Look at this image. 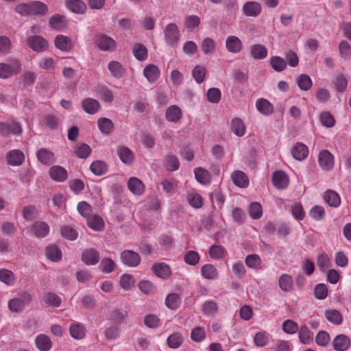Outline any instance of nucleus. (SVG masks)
I'll return each mask as SVG.
<instances>
[{
    "mask_svg": "<svg viewBox=\"0 0 351 351\" xmlns=\"http://www.w3.org/2000/svg\"><path fill=\"white\" fill-rule=\"evenodd\" d=\"M32 300V295L27 292L23 293L19 298H14L8 301V308L14 313H20Z\"/></svg>",
    "mask_w": 351,
    "mask_h": 351,
    "instance_id": "nucleus-1",
    "label": "nucleus"
},
{
    "mask_svg": "<svg viewBox=\"0 0 351 351\" xmlns=\"http://www.w3.org/2000/svg\"><path fill=\"white\" fill-rule=\"evenodd\" d=\"M94 43L97 47L101 51H113L117 48V42L110 36L99 34L95 36Z\"/></svg>",
    "mask_w": 351,
    "mask_h": 351,
    "instance_id": "nucleus-2",
    "label": "nucleus"
},
{
    "mask_svg": "<svg viewBox=\"0 0 351 351\" xmlns=\"http://www.w3.org/2000/svg\"><path fill=\"white\" fill-rule=\"evenodd\" d=\"M164 36L167 45L173 47L176 46L180 36L178 25L174 23L167 24L164 29Z\"/></svg>",
    "mask_w": 351,
    "mask_h": 351,
    "instance_id": "nucleus-3",
    "label": "nucleus"
},
{
    "mask_svg": "<svg viewBox=\"0 0 351 351\" xmlns=\"http://www.w3.org/2000/svg\"><path fill=\"white\" fill-rule=\"evenodd\" d=\"M21 69V64L18 60H13L9 63H0V78H9L18 74Z\"/></svg>",
    "mask_w": 351,
    "mask_h": 351,
    "instance_id": "nucleus-4",
    "label": "nucleus"
},
{
    "mask_svg": "<svg viewBox=\"0 0 351 351\" xmlns=\"http://www.w3.org/2000/svg\"><path fill=\"white\" fill-rule=\"evenodd\" d=\"M27 44L33 51L43 52L48 49L47 40L40 36H31L27 39Z\"/></svg>",
    "mask_w": 351,
    "mask_h": 351,
    "instance_id": "nucleus-5",
    "label": "nucleus"
},
{
    "mask_svg": "<svg viewBox=\"0 0 351 351\" xmlns=\"http://www.w3.org/2000/svg\"><path fill=\"white\" fill-rule=\"evenodd\" d=\"M55 47L63 52H69L74 47L72 39L62 34L57 35L54 39Z\"/></svg>",
    "mask_w": 351,
    "mask_h": 351,
    "instance_id": "nucleus-6",
    "label": "nucleus"
},
{
    "mask_svg": "<svg viewBox=\"0 0 351 351\" xmlns=\"http://www.w3.org/2000/svg\"><path fill=\"white\" fill-rule=\"evenodd\" d=\"M121 259L124 265L129 267H136L141 262L139 254L132 250H124L122 252Z\"/></svg>",
    "mask_w": 351,
    "mask_h": 351,
    "instance_id": "nucleus-7",
    "label": "nucleus"
},
{
    "mask_svg": "<svg viewBox=\"0 0 351 351\" xmlns=\"http://www.w3.org/2000/svg\"><path fill=\"white\" fill-rule=\"evenodd\" d=\"M99 258V252L94 248L86 249L82 253V261L86 265H95Z\"/></svg>",
    "mask_w": 351,
    "mask_h": 351,
    "instance_id": "nucleus-8",
    "label": "nucleus"
},
{
    "mask_svg": "<svg viewBox=\"0 0 351 351\" xmlns=\"http://www.w3.org/2000/svg\"><path fill=\"white\" fill-rule=\"evenodd\" d=\"M21 132V125L15 121L0 122V133L4 136L10 134H19Z\"/></svg>",
    "mask_w": 351,
    "mask_h": 351,
    "instance_id": "nucleus-9",
    "label": "nucleus"
},
{
    "mask_svg": "<svg viewBox=\"0 0 351 351\" xmlns=\"http://www.w3.org/2000/svg\"><path fill=\"white\" fill-rule=\"evenodd\" d=\"M262 10L261 5L256 1H247L245 2L242 8L243 13L250 17L258 16Z\"/></svg>",
    "mask_w": 351,
    "mask_h": 351,
    "instance_id": "nucleus-10",
    "label": "nucleus"
},
{
    "mask_svg": "<svg viewBox=\"0 0 351 351\" xmlns=\"http://www.w3.org/2000/svg\"><path fill=\"white\" fill-rule=\"evenodd\" d=\"M318 162L324 170H330L334 165L333 156L328 150L324 149L319 154Z\"/></svg>",
    "mask_w": 351,
    "mask_h": 351,
    "instance_id": "nucleus-11",
    "label": "nucleus"
},
{
    "mask_svg": "<svg viewBox=\"0 0 351 351\" xmlns=\"http://www.w3.org/2000/svg\"><path fill=\"white\" fill-rule=\"evenodd\" d=\"M36 158L43 165L49 166L56 162L54 154L47 148H40L36 152Z\"/></svg>",
    "mask_w": 351,
    "mask_h": 351,
    "instance_id": "nucleus-12",
    "label": "nucleus"
},
{
    "mask_svg": "<svg viewBox=\"0 0 351 351\" xmlns=\"http://www.w3.org/2000/svg\"><path fill=\"white\" fill-rule=\"evenodd\" d=\"M242 41L236 36H229L226 40V48L232 53H238L243 49Z\"/></svg>",
    "mask_w": 351,
    "mask_h": 351,
    "instance_id": "nucleus-13",
    "label": "nucleus"
},
{
    "mask_svg": "<svg viewBox=\"0 0 351 351\" xmlns=\"http://www.w3.org/2000/svg\"><path fill=\"white\" fill-rule=\"evenodd\" d=\"M49 176L53 180L62 182L66 180L68 173L66 169L63 167L54 165L49 169Z\"/></svg>",
    "mask_w": 351,
    "mask_h": 351,
    "instance_id": "nucleus-14",
    "label": "nucleus"
},
{
    "mask_svg": "<svg viewBox=\"0 0 351 351\" xmlns=\"http://www.w3.org/2000/svg\"><path fill=\"white\" fill-rule=\"evenodd\" d=\"M273 184L279 189L287 188L289 184V178L283 171H276L272 175Z\"/></svg>",
    "mask_w": 351,
    "mask_h": 351,
    "instance_id": "nucleus-15",
    "label": "nucleus"
},
{
    "mask_svg": "<svg viewBox=\"0 0 351 351\" xmlns=\"http://www.w3.org/2000/svg\"><path fill=\"white\" fill-rule=\"evenodd\" d=\"M153 272L162 279H167L171 274L170 267L165 263H156L152 267Z\"/></svg>",
    "mask_w": 351,
    "mask_h": 351,
    "instance_id": "nucleus-16",
    "label": "nucleus"
},
{
    "mask_svg": "<svg viewBox=\"0 0 351 351\" xmlns=\"http://www.w3.org/2000/svg\"><path fill=\"white\" fill-rule=\"evenodd\" d=\"M350 345V339L345 335H337L332 341L333 348L337 351H346Z\"/></svg>",
    "mask_w": 351,
    "mask_h": 351,
    "instance_id": "nucleus-17",
    "label": "nucleus"
},
{
    "mask_svg": "<svg viewBox=\"0 0 351 351\" xmlns=\"http://www.w3.org/2000/svg\"><path fill=\"white\" fill-rule=\"evenodd\" d=\"M25 160L24 154L19 149H13L7 155V161L10 165L19 166Z\"/></svg>",
    "mask_w": 351,
    "mask_h": 351,
    "instance_id": "nucleus-18",
    "label": "nucleus"
},
{
    "mask_svg": "<svg viewBox=\"0 0 351 351\" xmlns=\"http://www.w3.org/2000/svg\"><path fill=\"white\" fill-rule=\"evenodd\" d=\"M293 158L298 160H304L308 154V147L302 143H297L291 149Z\"/></svg>",
    "mask_w": 351,
    "mask_h": 351,
    "instance_id": "nucleus-19",
    "label": "nucleus"
},
{
    "mask_svg": "<svg viewBox=\"0 0 351 351\" xmlns=\"http://www.w3.org/2000/svg\"><path fill=\"white\" fill-rule=\"evenodd\" d=\"M128 186L130 191L134 195H140L145 190L144 184L137 178H130L128 181Z\"/></svg>",
    "mask_w": 351,
    "mask_h": 351,
    "instance_id": "nucleus-20",
    "label": "nucleus"
},
{
    "mask_svg": "<svg viewBox=\"0 0 351 351\" xmlns=\"http://www.w3.org/2000/svg\"><path fill=\"white\" fill-rule=\"evenodd\" d=\"M231 178L235 185L240 188H246L249 185V180L247 175L241 171H234Z\"/></svg>",
    "mask_w": 351,
    "mask_h": 351,
    "instance_id": "nucleus-21",
    "label": "nucleus"
},
{
    "mask_svg": "<svg viewBox=\"0 0 351 351\" xmlns=\"http://www.w3.org/2000/svg\"><path fill=\"white\" fill-rule=\"evenodd\" d=\"M82 106L88 114H94L99 110L100 104L96 99L86 98L82 101Z\"/></svg>",
    "mask_w": 351,
    "mask_h": 351,
    "instance_id": "nucleus-22",
    "label": "nucleus"
},
{
    "mask_svg": "<svg viewBox=\"0 0 351 351\" xmlns=\"http://www.w3.org/2000/svg\"><path fill=\"white\" fill-rule=\"evenodd\" d=\"M35 343L37 348L40 351H49L52 347L50 338L44 334H40L36 337Z\"/></svg>",
    "mask_w": 351,
    "mask_h": 351,
    "instance_id": "nucleus-23",
    "label": "nucleus"
},
{
    "mask_svg": "<svg viewBox=\"0 0 351 351\" xmlns=\"http://www.w3.org/2000/svg\"><path fill=\"white\" fill-rule=\"evenodd\" d=\"M143 75L150 83L155 82L160 76V70L154 64L146 66L143 70Z\"/></svg>",
    "mask_w": 351,
    "mask_h": 351,
    "instance_id": "nucleus-24",
    "label": "nucleus"
},
{
    "mask_svg": "<svg viewBox=\"0 0 351 351\" xmlns=\"http://www.w3.org/2000/svg\"><path fill=\"white\" fill-rule=\"evenodd\" d=\"M32 230L37 237H45L49 232V226L43 221H36L32 226Z\"/></svg>",
    "mask_w": 351,
    "mask_h": 351,
    "instance_id": "nucleus-25",
    "label": "nucleus"
},
{
    "mask_svg": "<svg viewBox=\"0 0 351 351\" xmlns=\"http://www.w3.org/2000/svg\"><path fill=\"white\" fill-rule=\"evenodd\" d=\"M256 107L258 111L264 115H269L274 111L273 105L268 100L263 98L256 100Z\"/></svg>",
    "mask_w": 351,
    "mask_h": 351,
    "instance_id": "nucleus-26",
    "label": "nucleus"
},
{
    "mask_svg": "<svg viewBox=\"0 0 351 351\" xmlns=\"http://www.w3.org/2000/svg\"><path fill=\"white\" fill-rule=\"evenodd\" d=\"M231 131L237 136L241 137L245 133V126L240 118H234L230 123Z\"/></svg>",
    "mask_w": 351,
    "mask_h": 351,
    "instance_id": "nucleus-27",
    "label": "nucleus"
},
{
    "mask_svg": "<svg viewBox=\"0 0 351 351\" xmlns=\"http://www.w3.org/2000/svg\"><path fill=\"white\" fill-rule=\"evenodd\" d=\"M194 174L198 182L204 185L210 183V175L206 169L202 167H197L194 169Z\"/></svg>",
    "mask_w": 351,
    "mask_h": 351,
    "instance_id": "nucleus-28",
    "label": "nucleus"
},
{
    "mask_svg": "<svg viewBox=\"0 0 351 351\" xmlns=\"http://www.w3.org/2000/svg\"><path fill=\"white\" fill-rule=\"evenodd\" d=\"M202 276L208 280H215L218 278L219 272L217 269L211 264H206L201 268Z\"/></svg>",
    "mask_w": 351,
    "mask_h": 351,
    "instance_id": "nucleus-29",
    "label": "nucleus"
},
{
    "mask_svg": "<svg viewBox=\"0 0 351 351\" xmlns=\"http://www.w3.org/2000/svg\"><path fill=\"white\" fill-rule=\"evenodd\" d=\"M250 54L256 60H262L267 57V48L260 44H255L250 47Z\"/></svg>",
    "mask_w": 351,
    "mask_h": 351,
    "instance_id": "nucleus-30",
    "label": "nucleus"
},
{
    "mask_svg": "<svg viewBox=\"0 0 351 351\" xmlns=\"http://www.w3.org/2000/svg\"><path fill=\"white\" fill-rule=\"evenodd\" d=\"M324 199L332 207H338L341 203V199L338 193L332 190H328L324 193Z\"/></svg>",
    "mask_w": 351,
    "mask_h": 351,
    "instance_id": "nucleus-31",
    "label": "nucleus"
},
{
    "mask_svg": "<svg viewBox=\"0 0 351 351\" xmlns=\"http://www.w3.org/2000/svg\"><path fill=\"white\" fill-rule=\"evenodd\" d=\"M66 5L69 10L77 14H83L86 10V4L80 0H68Z\"/></svg>",
    "mask_w": 351,
    "mask_h": 351,
    "instance_id": "nucleus-32",
    "label": "nucleus"
},
{
    "mask_svg": "<svg viewBox=\"0 0 351 351\" xmlns=\"http://www.w3.org/2000/svg\"><path fill=\"white\" fill-rule=\"evenodd\" d=\"M118 155L120 160L125 164L130 165L134 161L133 153L127 147L121 146L119 147Z\"/></svg>",
    "mask_w": 351,
    "mask_h": 351,
    "instance_id": "nucleus-33",
    "label": "nucleus"
},
{
    "mask_svg": "<svg viewBox=\"0 0 351 351\" xmlns=\"http://www.w3.org/2000/svg\"><path fill=\"white\" fill-rule=\"evenodd\" d=\"M0 281L7 286H13L16 282V276L14 274L8 269H0Z\"/></svg>",
    "mask_w": 351,
    "mask_h": 351,
    "instance_id": "nucleus-34",
    "label": "nucleus"
},
{
    "mask_svg": "<svg viewBox=\"0 0 351 351\" xmlns=\"http://www.w3.org/2000/svg\"><path fill=\"white\" fill-rule=\"evenodd\" d=\"M49 26L55 29L61 30L66 26V19L62 15L56 14L53 15L49 21Z\"/></svg>",
    "mask_w": 351,
    "mask_h": 351,
    "instance_id": "nucleus-35",
    "label": "nucleus"
},
{
    "mask_svg": "<svg viewBox=\"0 0 351 351\" xmlns=\"http://www.w3.org/2000/svg\"><path fill=\"white\" fill-rule=\"evenodd\" d=\"M182 117V111L180 108L173 105L169 107L166 110V118L168 121L171 122H176Z\"/></svg>",
    "mask_w": 351,
    "mask_h": 351,
    "instance_id": "nucleus-36",
    "label": "nucleus"
},
{
    "mask_svg": "<svg viewBox=\"0 0 351 351\" xmlns=\"http://www.w3.org/2000/svg\"><path fill=\"white\" fill-rule=\"evenodd\" d=\"M181 304V298L180 295L175 293H169L165 299V305L171 310L177 309Z\"/></svg>",
    "mask_w": 351,
    "mask_h": 351,
    "instance_id": "nucleus-37",
    "label": "nucleus"
},
{
    "mask_svg": "<svg viewBox=\"0 0 351 351\" xmlns=\"http://www.w3.org/2000/svg\"><path fill=\"white\" fill-rule=\"evenodd\" d=\"M30 3V15H44L48 11L46 4L40 1H33Z\"/></svg>",
    "mask_w": 351,
    "mask_h": 351,
    "instance_id": "nucleus-38",
    "label": "nucleus"
},
{
    "mask_svg": "<svg viewBox=\"0 0 351 351\" xmlns=\"http://www.w3.org/2000/svg\"><path fill=\"white\" fill-rule=\"evenodd\" d=\"M296 83L300 90L307 91L312 87L313 82L311 77L306 74H301L296 79Z\"/></svg>",
    "mask_w": 351,
    "mask_h": 351,
    "instance_id": "nucleus-39",
    "label": "nucleus"
},
{
    "mask_svg": "<svg viewBox=\"0 0 351 351\" xmlns=\"http://www.w3.org/2000/svg\"><path fill=\"white\" fill-rule=\"evenodd\" d=\"M69 331L71 337L76 339H82L85 336V328L80 323L72 324L69 327Z\"/></svg>",
    "mask_w": 351,
    "mask_h": 351,
    "instance_id": "nucleus-40",
    "label": "nucleus"
},
{
    "mask_svg": "<svg viewBox=\"0 0 351 351\" xmlns=\"http://www.w3.org/2000/svg\"><path fill=\"white\" fill-rule=\"evenodd\" d=\"M97 125L100 132L105 134H110L114 128L112 121L108 118L99 119Z\"/></svg>",
    "mask_w": 351,
    "mask_h": 351,
    "instance_id": "nucleus-41",
    "label": "nucleus"
},
{
    "mask_svg": "<svg viewBox=\"0 0 351 351\" xmlns=\"http://www.w3.org/2000/svg\"><path fill=\"white\" fill-rule=\"evenodd\" d=\"M87 225L90 228L95 231H101L104 227V222L101 217L94 215L88 218Z\"/></svg>",
    "mask_w": 351,
    "mask_h": 351,
    "instance_id": "nucleus-42",
    "label": "nucleus"
},
{
    "mask_svg": "<svg viewBox=\"0 0 351 351\" xmlns=\"http://www.w3.org/2000/svg\"><path fill=\"white\" fill-rule=\"evenodd\" d=\"M298 331V337L301 343L308 344L313 341V332L306 325L302 326Z\"/></svg>",
    "mask_w": 351,
    "mask_h": 351,
    "instance_id": "nucleus-43",
    "label": "nucleus"
},
{
    "mask_svg": "<svg viewBox=\"0 0 351 351\" xmlns=\"http://www.w3.org/2000/svg\"><path fill=\"white\" fill-rule=\"evenodd\" d=\"M182 335L178 332H173L169 335L167 339L168 346L173 349L178 348L182 345Z\"/></svg>",
    "mask_w": 351,
    "mask_h": 351,
    "instance_id": "nucleus-44",
    "label": "nucleus"
},
{
    "mask_svg": "<svg viewBox=\"0 0 351 351\" xmlns=\"http://www.w3.org/2000/svg\"><path fill=\"white\" fill-rule=\"evenodd\" d=\"M90 169L95 175L101 176L108 171V165L104 161L96 160L91 163Z\"/></svg>",
    "mask_w": 351,
    "mask_h": 351,
    "instance_id": "nucleus-45",
    "label": "nucleus"
},
{
    "mask_svg": "<svg viewBox=\"0 0 351 351\" xmlns=\"http://www.w3.org/2000/svg\"><path fill=\"white\" fill-rule=\"evenodd\" d=\"M189 204L194 208H200L203 206L204 199L202 197L195 192H191L187 195Z\"/></svg>",
    "mask_w": 351,
    "mask_h": 351,
    "instance_id": "nucleus-46",
    "label": "nucleus"
},
{
    "mask_svg": "<svg viewBox=\"0 0 351 351\" xmlns=\"http://www.w3.org/2000/svg\"><path fill=\"white\" fill-rule=\"evenodd\" d=\"M201 48L204 54H213L216 49L215 42L210 38H206L202 40Z\"/></svg>",
    "mask_w": 351,
    "mask_h": 351,
    "instance_id": "nucleus-47",
    "label": "nucleus"
},
{
    "mask_svg": "<svg viewBox=\"0 0 351 351\" xmlns=\"http://www.w3.org/2000/svg\"><path fill=\"white\" fill-rule=\"evenodd\" d=\"M226 251L221 245H213L210 247L209 255L213 259H222L225 257Z\"/></svg>",
    "mask_w": 351,
    "mask_h": 351,
    "instance_id": "nucleus-48",
    "label": "nucleus"
},
{
    "mask_svg": "<svg viewBox=\"0 0 351 351\" xmlns=\"http://www.w3.org/2000/svg\"><path fill=\"white\" fill-rule=\"evenodd\" d=\"M269 64L272 69L277 72L282 71L287 66V62L279 56H272L270 58Z\"/></svg>",
    "mask_w": 351,
    "mask_h": 351,
    "instance_id": "nucleus-49",
    "label": "nucleus"
},
{
    "mask_svg": "<svg viewBox=\"0 0 351 351\" xmlns=\"http://www.w3.org/2000/svg\"><path fill=\"white\" fill-rule=\"evenodd\" d=\"M108 69L111 74L117 78L121 77L125 73V70L121 63L117 61L110 62L108 64Z\"/></svg>",
    "mask_w": 351,
    "mask_h": 351,
    "instance_id": "nucleus-50",
    "label": "nucleus"
},
{
    "mask_svg": "<svg viewBox=\"0 0 351 351\" xmlns=\"http://www.w3.org/2000/svg\"><path fill=\"white\" fill-rule=\"evenodd\" d=\"M46 254L49 259L58 261L62 258V252L56 245H49L46 248Z\"/></svg>",
    "mask_w": 351,
    "mask_h": 351,
    "instance_id": "nucleus-51",
    "label": "nucleus"
},
{
    "mask_svg": "<svg viewBox=\"0 0 351 351\" xmlns=\"http://www.w3.org/2000/svg\"><path fill=\"white\" fill-rule=\"evenodd\" d=\"M91 153V148L85 143H81L75 147V154L80 158H86Z\"/></svg>",
    "mask_w": 351,
    "mask_h": 351,
    "instance_id": "nucleus-52",
    "label": "nucleus"
},
{
    "mask_svg": "<svg viewBox=\"0 0 351 351\" xmlns=\"http://www.w3.org/2000/svg\"><path fill=\"white\" fill-rule=\"evenodd\" d=\"M339 51L341 57L345 60L351 58V45L346 40H342L339 44Z\"/></svg>",
    "mask_w": 351,
    "mask_h": 351,
    "instance_id": "nucleus-53",
    "label": "nucleus"
},
{
    "mask_svg": "<svg viewBox=\"0 0 351 351\" xmlns=\"http://www.w3.org/2000/svg\"><path fill=\"white\" fill-rule=\"evenodd\" d=\"M45 302L51 306L58 307L61 302V298L54 293H47L43 298Z\"/></svg>",
    "mask_w": 351,
    "mask_h": 351,
    "instance_id": "nucleus-54",
    "label": "nucleus"
},
{
    "mask_svg": "<svg viewBox=\"0 0 351 351\" xmlns=\"http://www.w3.org/2000/svg\"><path fill=\"white\" fill-rule=\"evenodd\" d=\"M206 73V69L201 65L195 66L192 71V75L197 84H201L204 82Z\"/></svg>",
    "mask_w": 351,
    "mask_h": 351,
    "instance_id": "nucleus-55",
    "label": "nucleus"
},
{
    "mask_svg": "<svg viewBox=\"0 0 351 351\" xmlns=\"http://www.w3.org/2000/svg\"><path fill=\"white\" fill-rule=\"evenodd\" d=\"M133 53L135 58L140 60H145L147 57V50L142 44L137 43L134 46Z\"/></svg>",
    "mask_w": 351,
    "mask_h": 351,
    "instance_id": "nucleus-56",
    "label": "nucleus"
},
{
    "mask_svg": "<svg viewBox=\"0 0 351 351\" xmlns=\"http://www.w3.org/2000/svg\"><path fill=\"white\" fill-rule=\"evenodd\" d=\"M317 265L319 270L325 271L330 265V260L326 253H322L317 256Z\"/></svg>",
    "mask_w": 351,
    "mask_h": 351,
    "instance_id": "nucleus-57",
    "label": "nucleus"
},
{
    "mask_svg": "<svg viewBox=\"0 0 351 351\" xmlns=\"http://www.w3.org/2000/svg\"><path fill=\"white\" fill-rule=\"evenodd\" d=\"M326 317L327 319L336 324L339 325L342 323L343 319L341 313L337 310H330L326 312Z\"/></svg>",
    "mask_w": 351,
    "mask_h": 351,
    "instance_id": "nucleus-58",
    "label": "nucleus"
},
{
    "mask_svg": "<svg viewBox=\"0 0 351 351\" xmlns=\"http://www.w3.org/2000/svg\"><path fill=\"white\" fill-rule=\"evenodd\" d=\"M199 255L197 252L189 250L186 252L184 260L186 264L195 266L199 263Z\"/></svg>",
    "mask_w": 351,
    "mask_h": 351,
    "instance_id": "nucleus-59",
    "label": "nucleus"
},
{
    "mask_svg": "<svg viewBox=\"0 0 351 351\" xmlns=\"http://www.w3.org/2000/svg\"><path fill=\"white\" fill-rule=\"evenodd\" d=\"M293 285L291 277L287 274L282 275L279 278V286L285 292L290 291Z\"/></svg>",
    "mask_w": 351,
    "mask_h": 351,
    "instance_id": "nucleus-60",
    "label": "nucleus"
},
{
    "mask_svg": "<svg viewBox=\"0 0 351 351\" xmlns=\"http://www.w3.org/2000/svg\"><path fill=\"white\" fill-rule=\"evenodd\" d=\"M245 262L247 266L252 269H257L261 265V259L257 254H250L247 256Z\"/></svg>",
    "mask_w": 351,
    "mask_h": 351,
    "instance_id": "nucleus-61",
    "label": "nucleus"
},
{
    "mask_svg": "<svg viewBox=\"0 0 351 351\" xmlns=\"http://www.w3.org/2000/svg\"><path fill=\"white\" fill-rule=\"evenodd\" d=\"M250 216L254 219H260L263 214L262 206L260 203L253 202L249 208Z\"/></svg>",
    "mask_w": 351,
    "mask_h": 351,
    "instance_id": "nucleus-62",
    "label": "nucleus"
},
{
    "mask_svg": "<svg viewBox=\"0 0 351 351\" xmlns=\"http://www.w3.org/2000/svg\"><path fill=\"white\" fill-rule=\"evenodd\" d=\"M309 215L315 221H320L325 217L324 208L321 206H315L310 210Z\"/></svg>",
    "mask_w": 351,
    "mask_h": 351,
    "instance_id": "nucleus-63",
    "label": "nucleus"
},
{
    "mask_svg": "<svg viewBox=\"0 0 351 351\" xmlns=\"http://www.w3.org/2000/svg\"><path fill=\"white\" fill-rule=\"evenodd\" d=\"M221 93L217 88H210L207 91V99L213 104H217L221 99Z\"/></svg>",
    "mask_w": 351,
    "mask_h": 351,
    "instance_id": "nucleus-64",
    "label": "nucleus"
}]
</instances>
